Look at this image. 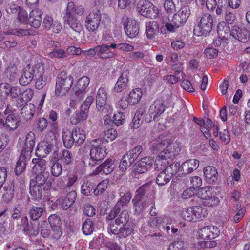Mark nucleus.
<instances>
[{
    "instance_id": "nucleus-39",
    "label": "nucleus",
    "mask_w": 250,
    "mask_h": 250,
    "mask_svg": "<svg viewBox=\"0 0 250 250\" xmlns=\"http://www.w3.org/2000/svg\"><path fill=\"white\" fill-rule=\"evenodd\" d=\"M146 32L148 38H153L159 32V27L157 23L154 21L147 23L146 25Z\"/></svg>"
},
{
    "instance_id": "nucleus-64",
    "label": "nucleus",
    "mask_w": 250,
    "mask_h": 250,
    "mask_svg": "<svg viewBox=\"0 0 250 250\" xmlns=\"http://www.w3.org/2000/svg\"><path fill=\"white\" fill-rule=\"evenodd\" d=\"M184 243L180 240H176L171 243L168 247V250H183Z\"/></svg>"
},
{
    "instance_id": "nucleus-13",
    "label": "nucleus",
    "mask_w": 250,
    "mask_h": 250,
    "mask_svg": "<svg viewBox=\"0 0 250 250\" xmlns=\"http://www.w3.org/2000/svg\"><path fill=\"white\" fill-rule=\"evenodd\" d=\"M137 9L141 15L151 19L156 18L159 13L158 8L148 0H140L138 4Z\"/></svg>"
},
{
    "instance_id": "nucleus-31",
    "label": "nucleus",
    "mask_w": 250,
    "mask_h": 250,
    "mask_svg": "<svg viewBox=\"0 0 250 250\" xmlns=\"http://www.w3.org/2000/svg\"><path fill=\"white\" fill-rule=\"evenodd\" d=\"M129 72L124 71L118 78L114 87V90L116 92H121L127 86L128 83Z\"/></svg>"
},
{
    "instance_id": "nucleus-16",
    "label": "nucleus",
    "mask_w": 250,
    "mask_h": 250,
    "mask_svg": "<svg viewBox=\"0 0 250 250\" xmlns=\"http://www.w3.org/2000/svg\"><path fill=\"white\" fill-rule=\"evenodd\" d=\"M101 14L99 10L90 13L85 20V26L89 31L94 32L97 30L101 21Z\"/></svg>"
},
{
    "instance_id": "nucleus-62",
    "label": "nucleus",
    "mask_w": 250,
    "mask_h": 250,
    "mask_svg": "<svg viewBox=\"0 0 250 250\" xmlns=\"http://www.w3.org/2000/svg\"><path fill=\"white\" fill-rule=\"evenodd\" d=\"M164 8L168 14H172L176 11V6L172 0H166L164 3Z\"/></svg>"
},
{
    "instance_id": "nucleus-20",
    "label": "nucleus",
    "mask_w": 250,
    "mask_h": 250,
    "mask_svg": "<svg viewBox=\"0 0 250 250\" xmlns=\"http://www.w3.org/2000/svg\"><path fill=\"white\" fill-rule=\"evenodd\" d=\"M220 234L219 229L214 226H208L201 229L198 231L199 237L203 240L214 239Z\"/></svg>"
},
{
    "instance_id": "nucleus-5",
    "label": "nucleus",
    "mask_w": 250,
    "mask_h": 250,
    "mask_svg": "<svg viewBox=\"0 0 250 250\" xmlns=\"http://www.w3.org/2000/svg\"><path fill=\"white\" fill-rule=\"evenodd\" d=\"M157 149L167 156L169 159L173 160L181 151V145L177 141L172 142L169 139H164L158 143Z\"/></svg>"
},
{
    "instance_id": "nucleus-10",
    "label": "nucleus",
    "mask_w": 250,
    "mask_h": 250,
    "mask_svg": "<svg viewBox=\"0 0 250 250\" xmlns=\"http://www.w3.org/2000/svg\"><path fill=\"white\" fill-rule=\"evenodd\" d=\"M108 94L106 90L100 88L97 92L96 96V108L98 111L103 114H110L113 108L111 104L107 103Z\"/></svg>"
},
{
    "instance_id": "nucleus-36",
    "label": "nucleus",
    "mask_w": 250,
    "mask_h": 250,
    "mask_svg": "<svg viewBox=\"0 0 250 250\" xmlns=\"http://www.w3.org/2000/svg\"><path fill=\"white\" fill-rule=\"evenodd\" d=\"M195 121L200 126V129L207 139H209L210 133L208 132V129L207 127L208 125H211V120L209 119H206V121H203L201 119L197 118L194 119Z\"/></svg>"
},
{
    "instance_id": "nucleus-37",
    "label": "nucleus",
    "mask_w": 250,
    "mask_h": 250,
    "mask_svg": "<svg viewBox=\"0 0 250 250\" xmlns=\"http://www.w3.org/2000/svg\"><path fill=\"white\" fill-rule=\"evenodd\" d=\"M63 21L64 23L68 24L74 31L79 34L83 31V26L76 18H73Z\"/></svg>"
},
{
    "instance_id": "nucleus-60",
    "label": "nucleus",
    "mask_w": 250,
    "mask_h": 250,
    "mask_svg": "<svg viewBox=\"0 0 250 250\" xmlns=\"http://www.w3.org/2000/svg\"><path fill=\"white\" fill-rule=\"evenodd\" d=\"M93 188V186L91 183L84 182L81 186V192L83 194L88 196L91 193Z\"/></svg>"
},
{
    "instance_id": "nucleus-30",
    "label": "nucleus",
    "mask_w": 250,
    "mask_h": 250,
    "mask_svg": "<svg viewBox=\"0 0 250 250\" xmlns=\"http://www.w3.org/2000/svg\"><path fill=\"white\" fill-rule=\"evenodd\" d=\"M89 109L87 106L81 105L80 110L72 116L70 119L71 123L73 125H76L81 121L85 120L88 117Z\"/></svg>"
},
{
    "instance_id": "nucleus-46",
    "label": "nucleus",
    "mask_w": 250,
    "mask_h": 250,
    "mask_svg": "<svg viewBox=\"0 0 250 250\" xmlns=\"http://www.w3.org/2000/svg\"><path fill=\"white\" fill-rule=\"evenodd\" d=\"M134 163L128 156L124 155L121 160L119 168L120 170L124 172Z\"/></svg>"
},
{
    "instance_id": "nucleus-63",
    "label": "nucleus",
    "mask_w": 250,
    "mask_h": 250,
    "mask_svg": "<svg viewBox=\"0 0 250 250\" xmlns=\"http://www.w3.org/2000/svg\"><path fill=\"white\" fill-rule=\"evenodd\" d=\"M219 139L224 144H228L230 141V136L226 129L220 131L219 133Z\"/></svg>"
},
{
    "instance_id": "nucleus-19",
    "label": "nucleus",
    "mask_w": 250,
    "mask_h": 250,
    "mask_svg": "<svg viewBox=\"0 0 250 250\" xmlns=\"http://www.w3.org/2000/svg\"><path fill=\"white\" fill-rule=\"evenodd\" d=\"M125 31L127 36L130 38H135L139 33V25L137 21L128 18L123 20Z\"/></svg>"
},
{
    "instance_id": "nucleus-4",
    "label": "nucleus",
    "mask_w": 250,
    "mask_h": 250,
    "mask_svg": "<svg viewBox=\"0 0 250 250\" xmlns=\"http://www.w3.org/2000/svg\"><path fill=\"white\" fill-rule=\"evenodd\" d=\"M63 142L66 148H71L75 143L81 145L86 139L85 131L80 128H75L70 131L68 130L63 131Z\"/></svg>"
},
{
    "instance_id": "nucleus-9",
    "label": "nucleus",
    "mask_w": 250,
    "mask_h": 250,
    "mask_svg": "<svg viewBox=\"0 0 250 250\" xmlns=\"http://www.w3.org/2000/svg\"><path fill=\"white\" fill-rule=\"evenodd\" d=\"M167 107L165 102L162 99H157L151 104L148 112L145 116V120L147 123L156 120Z\"/></svg>"
},
{
    "instance_id": "nucleus-26",
    "label": "nucleus",
    "mask_w": 250,
    "mask_h": 250,
    "mask_svg": "<svg viewBox=\"0 0 250 250\" xmlns=\"http://www.w3.org/2000/svg\"><path fill=\"white\" fill-rule=\"evenodd\" d=\"M42 15L41 10L38 9L33 10L29 15V24L34 28H39L42 20Z\"/></svg>"
},
{
    "instance_id": "nucleus-43",
    "label": "nucleus",
    "mask_w": 250,
    "mask_h": 250,
    "mask_svg": "<svg viewBox=\"0 0 250 250\" xmlns=\"http://www.w3.org/2000/svg\"><path fill=\"white\" fill-rule=\"evenodd\" d=\"M196 191L197 196L205 201L211 195L212 188L210 187H205L198 189Z\"/></svg>"
},
{
    "instance_id": "nucleus-61",
    "label": "nucleus",
    "mask_w": 250,
    "mask_h": 250,
    "mask_svg": "<svg viewBox=\"0 0 250 250\" xmlns=\"http://www.w3.org/2000/svg\"><path fill=\"white\" fill-rule=\"evenodd\" d=\"M136 0H118V6L120 9H125L133 6Z\"/></svg>"
},
{
    "instance_id": "nucleus-41",
    "label": "nucleus",
    "mask_w": 250,
    "mask_h": 250,
    "mask_svg": "<svg viewBox=\"0 0 250 250\" xmlns=\"http://www.w3.org/2000/svg\"><path fill=\"white\" fill-rule=\"evenodd\" d=\"M34 91L32 89L27 88L24 91H22L21 97L18 99V104H22L30 101L33 97Z\"/></svg>"
},
{
    "instance_id": "nucleus-14",
    "label": "nucleus",
    "mask_w": 250,
    "mask_h": 250,
    "mask_svg": "<svg viewBox=\"0 0 250 250\" xmlns=\"http://www.w3.org/2000/svg\"><path fill=\"white\" fill-rule=\"evenodd\" d=\"M21 89L18 86H12L7 83L0 84V99L1 100L17 98L21 96Z\"/></svg>"
},
{
    "instance_id": "nucleus-33",
    "label": "nucleus",
    "mask_w": 250,
    "mask_h": 250,
    "mask_svg": "<svg viewBox=\"0 0 250 250\" xmlns=\"http://www.w3.org/2000/svg\"><path fill=\"white\" fill-rule=\"evenodd\" d=\"M203 172L205 179L208 183H212L217 180L218 172L215 167L207 166L203 168Z\"/></svg>"
},
{
    "instance_id": "nucleus-59",
    "label": "nucleus",
    "mask_w": 250,
    "mask_h": 250,
    "mask_svg": "<svg viewBox=\"0 0 250 250\" xmlns=\"http://www.w3.org/2000/svg\"><path fill=\"white\" fill-rule=\"evenodd\" d=\"M61 160L64 165H69L72 161V156L70 152L67 150H63Z\"/></svg>"
},
{
    "instance_id": "nucleus-47",
    "label": "nucleus",
    "mask_w": 250,
    "mask_h": 250,
    "mask_svg": "<svg viewBox=\"0 0 250 250\" xmlns=\"http://www.w3.org/2000/svg\"><path fill=\"white\" fill-rule=\"evenodd\" d=\"M142 151V147L139 146L127 152L125 155L134 162L141 154Z\"/></svg>"
},
{
    "instance_id": "nucleus-18",
    "label": "nucleus",
    "mask_w": 250,
    "mask_h": 250,
    "mask_svg": "<svg viewBox=\"0 0 250 250\" xmlns=\"http://www.w3.org/2000/svg\"><path fill=\"white\" fill-rule=\"evenodd\" d=\"M10 11L7 9L8 12L16 13L18 12L17 20L15 21V25L21 26L29 24V16L28 13L20 7H17L14 4L10 5Z\"/></svg>"
},
{
    "instance_id": "nucleus-57",
    "label": "nucleus",
    "mask_w": 250,
    "mask_h": 250,
    "mask_svg": "<svg viewBox=\"0 0 250 250\" xmlns=\"http://www.w3.org/2000/svg\"><path fill=\"white\" fill-rule=\"evenodd\" d=\"M108 181L103 180L100 182L97 186V188L94 190L95 195L98 196L105 191L108 187Z\"/></svg>"
},
{
    "instance_id": "nucleus-38",
    "label": "nucleus",
    "mask_w": 250,
    "mask_h": 250,
    "mask_svg": "<svg viewBox=\"0 0 250 250\" xmlns=\"http://www.w3.org/2000/svg\"><path fill=\"white\" fill-rule=\"evenodd\" d=\"M76 195L75 191H71L65 197L62 199L61 204L62 207L65 209H67L75 202Z\"/></svg>"
},
{
    "instance_id": "nucleus-49",
    "label": "nucleus",
    "mask_w": 250,
    "mask_h": 250,
    "mask_svg": "<svg viewBox=\"0 0 250 250\" xmlns=\"http://www.w3.org/2000/svg\"><path fill=\"white\" fill-rule=\"evenodd\" d=\"M43 212V208L41 207H33L30 210V217L32 220H37L42 215Z\"/></svg>"
},
{
    "instance_id": "nucleus-2",
    "label": "nucleus",
    "mask_w": 250,
    "mask_h": 250,
    "mask_svg": "<svg viewBox=\"0 0 250 250\" xmlns=\"http://www.w3.org/2000/svg\"><path fill=\"white\" fill-rule=\"evenodd\" d=\"M217 33L220 38L229 40H238L241 42H246L249 37L248 31L238 26L230 27L225 22H220L217 26Z\"/></svg>"
},
{
    "instance_id": "nucleus-45",
    "label": "nucleus",
    "mask_w": 250,
    "mask_h": 250,
    "mask_svg": "<svg viewBox=\"0 0 250 250\" xmlns=\"http://www.w3.org/2000/svg\"><path fill=\"white\" fill-rule=\"evenodd\" d=\"M110 46H111L112 48H117L124 52L132 51L134 49L133 45L127 43H122L119 44L112 43L111 44Z\"/></svg>"
},
{
    "instance_id": "nucleus-11",
    "label": "nucleus",
    "mask_w": 250,
    "mask_h": 250,
    "mask_svg": "<svg viewBox=\"0 0 250 250\" xmlns=\"http://www.w3.org/2000/svg\"><path fill=\"white\" fill-rule=\"evenodd\" d=\"M213 24V18L212 16L208 13L204 14L200 23L194 27V34L197 36L206 35L211 31Z\"/></svg>"
},
{
    "instance_id": "nucleus-1",
    "label": "nucleus",
    "mask_w": 250,
    "mask_h": 250,
    "mask_svg": "<svg viewBox=\"0 0 250 250\" xmlns=\"http://www.w3.org/2000/svg\"><path fill=\"white\" fill-rule=\"evenodd\" d=\"M59 134V127L56 124H53L50 130L46 134L44 139L38 144L36 149V155L40 157H44L48 155L56 145Z\"/></svg>"
},
{
    "instance_id": "nucleus-12",
    "label": "nucleus",
    "mask_w": 250,
    "mask_h": 250,
    "mask_svg": "<svg viewBox=\"0 0 250 250\" xmlns=\"http://www.w3.org/2000/svg\"><path fill=\"white\" fill-rule=\"evenodd\" d=\"M180 168V164L178 162H174L167 171H160L156 178V182L159 185L163 186L168 183L171 178L176 175L177 177V173Z\"/></svg>"
},
{
    "instance_id": "nucleus-32",
    "label": "nucleus",
    "mask_w": 250,
    "mask_h": 250,
    "mask_svg": "<svg viewBox=\"0 0 250 250\" xmlns=\"http://www.w3.org/2000/svg\"><path fill=\"white\" fill-rule=\"evenodd\" d=\"M111 46L107 45H102L96 46L97 55L101 58L106 59L114 58L116 55L115 51H112L110 50Z\"/></svg>"
},
{
    "instance_id": "nucleus-27",
    "label": "nucleus",
    "mask_w": 250,
    "mask_h": 250,
    "mask_svg": "<svg viewBox=\"0 0 250 250\" xmlns=\"http://www.w3.org/2000/svg\"><path fill=\"white\" fill-rule=\"evenodd\" d=\"M35 67L28 66L21 75L19 83L21 85H27L30 83L34 76H36Z\"/></svg>"
},
{
    "instance_id": "nucleus-23",
    "label": "nucleus",
    "mask_w": 250,
    "mask_h": 250,
    "mask_svg": "<svg viewBox=\"0 0 250 250\" xmlns=\"http://www.w3.org/2000/svg\"><path fill=\"white\" fill-rule=\"evenodd\" d=\"M190 14L189 7L188 6H184L174 15L173 21H176L177 27H180L187 21Z\"/></svg>"
},
{
    "instance_id": "nucleus-29",
    "label": "nucleus",
    "mask_w": 250,
    "mask_h": 250,
    "mask_svg": "<svg viewBox=\"0 0 250 250\" xmlns=\"http://www.w3.org/2000/svg\"><path fill=\"white\" fill-rule=\"evenodd\" d=\"M154 161L150 157H146L140 160L135 165V170L138 173L146 172L151 167Z\"/></svg>"
},
{
    "instance_id": "nucleus-54",
    "label": "nucleus",
    "mask_w": 250,
    "mask_h": 250,
    "mask_svg": "<svg viewBox=\"0 0 250 250\" xmlns=\"http://www.w3.org/2000/svg\"><path fill=\"white\" fill-rule=\"evenodd\" d=\"M48 56L51 58H62L66 57V53L62 49L55 48L49 52Z\"/></svg>"
},
{
    "instance_id": "nucleus-34",
    "label": "nucleus",
    "mask_w": 250,
    "mask_h": 250,
    "mask_svg": "<svg viewBox=\"0 0 250 250\" xmlns=\"http://www.w3.org/2000/svg\"><path fill=\"white\" fill-rule=\"evenodd\" d=\"M32 162L34 165L33 171L35 174H43L46 169V162L42 158H34Z\"/></svg>"
},
{
    "instance_id": "nucleus-44",
    "label": "nucleus",
    "mask_w": 250,
    "mask_h": 250,
    "mask_svg": "<svg viewBox=\"0 0 250 250\" xmlns=\"http://www.w3.org/2000/svg\"><path fill=\"white\" fill-rule=\"evenodd\" d=\"M95 230V226L93 222L90 219H87L83 223L82 227L83 233L86 235H90Z\"/></svg>"
},
{
    "instance_id": "nucleus-58",
    "label": "nucleus",
    "mask_w": 250,
    "mask_h": 250,
    "mask_svg": "<svg viewBox=\"0 0 250 250\" xmlns=\"http://www.w3.org/2000/svg\"><path fill=\"white\" fill-rule=\"evenodd\" d=\"M36 176L35 180H32L30 182L31 184L39 186L42 187H44V184L46 181V177L43 174H36Z\"/></svg>"
},
{
    "instance_id": "nucleus-50",
    "label": "nucleus",
    "mask_w": 250,
    "mask_h": 250,
    "mask_svg": "<svg viewBox=\"0 0 250 250\" xmlns=\"http://www.w3.org/2000/svg\"><path fill=\"white\" fill-rule=\"evenodd\" d=\"M128 218V215L126 211L122 212L116 218L115 224L118 226H122L124 228L127 222Z\"/></svg>"
},
{
    "instance_id": "nucleus-52",
    "label": "nucleus",
    "mask_w": 250,
    "mask_h": 250,
    "mask_svg": "<svg viewBox=\"0 0 250 250\" xmlns=\"http://www.w3.org/2000/svg\"><path fill=\"white\" fill-rule=\"evenodd\" d=\"M118 133L114 128H110L105 130L104 133V138L107 141H113L117 137Z\"/></svg>"
},
{
    "instance_id": "nucleus-35",
    "label": "nucleus",
    "mask_w": 250,
    "mask_h": 250,
    "mask_svg": "<svg viewBox=\"0 0 250 250\" xmlns=\"http://www.w3.org/2000/svg\"><path fill=\"white\" fill-rule=\"evenodd\" d=\"M142 95L143 91L141 88H134L130 91L127 100L130 103V104H135L140 101Z\"/></svg>"
},
{
    "instance_id": "nucleus-40",
    "label": "nucleus",
    "mask_w": 250,
    "mask_h": 250,
    "mask_svg": "<svg viewBox=\"0 0 250 250\" xmlns=\"http://www.w3.org/2000/svg\"><path fill=\"white\" fill-rule=\"evenodd\" d=\"M4 125L11 130L16 129L19 125V120L17 116L14 114L9 115L6 118L5 124Z\"/></svg>"
},
{
    "instance_id": "nucleus-7",
    "label": "nucleus",
    "mask_w": 250,
    "mask_h": 250,
    "mask_svg": "<svg viewBox=\"0 0 250 250\" xmlns=\"http://www.w3.org/2000/svg\"><path fill=\"white\" fill-rule=\"evenodd\" d=\"M206 209L200 206H193L183 210L181 216L185 220L190 222H197L202 220L205 217Z\"/></svg>"
},
{
    "instance_id": "nucleus-24",
    "label": "nucleus",
    "mask_w": 250,
    "mask_h": 250,
    "mask_svg": "<svg viewBox=\"0 0 250 250\" xmlns=\"http://www.w3.org/2000/svg\"><path fill=\"white\" fill-rule=\"evenodd\" d=\"M166 155L160 152L155 160V169L157 171H167V169L171 166L170 161Z\"/></svg>"
},
{
    "instance_id": "nucleus-8",
    "label": "nucleus",
    "mask_w": 250,
    "mask_h": 250,
    "mask_svg": "<svg viewBox=\"0 0 250 250\" xmlns=\"http://www.w3.org/2000/svg\"><path fill=\"white\" fill-rule=\"evenodd\" d=\"M73 82V77L71 75H64L58 77L55 85V95L57 97L65 95L72 87Z\"/></svg>"
},
{
    "instance_id": "nucleus-48",
    "label": "nucleus",
    "mask_w": 250,
    "mask_h": 250,
    "mask_svg": "<svg viewBox=\"0 0 250 250\" xmlns=\"http://www.w3.org/2000/svg\"><path fill=\"white\" fill-rule=\"evenodd\" d=\"M125 114L122 112H118L113 117L114 124L117 126L122 125L125 121Z\"/></svg>"
},
{
    "instance_id": "nucleus-53",
    "label": "nucleus",
    "mask_w": 250,
    "mask_h": 250,
    "mask_svg": "<svg viewBox=\"0 0 250 250\" xmlns=\"http://www.w3.org/2000/svg\"><path fill=\"white\" fill-rule=\"evenodd\" d=\"M179 74H181V79H184L182 82L181 85L185 90L189 92H192L194 91V89L192 85L190 82L188 80H185L186 75L183 73H179Z\"/></svg>"
},
{
    "instance_id": "nucleus-22",
    "label": "nucleus",
    "mask_w": 250,
    "mask_h": 250,
    "mask_svg": "<svg viewBox=\"0 0 250 250\" xmlns=\"http://www.w3.org/2000/svg\"><path fill=\"white\" fill-rule=\"evenodd\" d=\"M199 166V161L195 159H191L185 161L181 166L177 173V177L183 174L191 173L195 170Z\"/></svg>"
},
{
    "instance_id": "nucleus-15",
    "label": "nucleus",
    "mask_w": 250,
    "mask_h": 250,
    "mask_svg": "<svg viewBox=\"0 0 250 250\" xmlns=\"http://www.w3.org/2000/svg\"><path fill=\"white\" fill-rule=\"evenodd\" d=\"M90 83V79L87 76H83L75 83L72 88L75 96L78 98H83Z\"/></svg>"
},
{
    "instance_id": "nucleus-51",
    "label": "nucleus",
    "mask_w": 250,
    "mask_h": 250,
    "mask_svg": "<svg viewBox=\"0 0 250 250\" xmlns=\"http://www.w3.org/2000/svg\"><path fill=\"white\" fill-rule=\"evenodd\" d=\"M62 167L61 164L56 162L53 163L50 167V172L52 176L58 177L62 173Z\"/></svg>"
},
{
    "instance_id": "nucleus-17",
    "label": "nucleus",
    "mask_w": 250,
    "mask_h": 250,
    "mask_svg": "<svg viewBox=\"0 0 250 250\" xmlns=\"http://www.w3.org/2000/svg\"><path fill=\"white\" fill-rule=\"evenodd\" d=\"M36 74L37 77L36 79L35 87L37 89H42L47 83L49 78L48 73L45 71L44 66L42 64H38L35 66Z\"/></svg>"
},
{
    "instance_id": "nucleus-6",
    "label": "nucleus",
    "mask_w": 250,
    "mask_h": 250,
    "mask_svg": "<svg viewBox=\"0 0 250 250\" xmlns=\"http://www.w3.org/2000/svg\"><path fill=\"white\" fill-rule=\"evenodd\" d=\"M106 155L105 147L100 139H95L91 142L89 164L94 166L97 163L104 159Z\"/></svg>"
},
{
    "instance_id": "nucleus-56",
    "label": "nucleus",
    "mask_w": 250,
    "mask_h": 250,
    "mask_svg": "<svg viewBox=\"0 0 250 250\" xmlns=\"http://www.w3.org/2000/svg\"><path fill=\"white\" fill-rule=\"evenodd\" d=\"M209 196L204 202L207 206L208 207H215L219 205L220 200L218 197L212 195V193Z\"/></svg>"
},
{
    "instance_id": "nucleus-55",
    "label": "nucleus",
    "mask_w": 250,
    "mask_h": 250,
    "mask_svg": "<svg viewBox=\"0 0 250 250\" xmlns=\"http://www.w3.org/2000/svg\"><path fill=\"white\" fill-rule=\"evenodd\" d=\"M7 34L16 35L18 36H25L32 34L31 31L29 29H13L7 32Z\"/></svg>"
},
{
    "instance_id": "nucleus-3",
    "label": "nucleus",
    "mask_w": 250,
    "mask_h": 250,
    "mask_svg": "<svg viewBox=\"0 0 250 250\" xmlns=\"http://www.w3.org/2000/svg\"><path fill=\"white\" fill-rule=\"evenodd\" d=\"M35 144V136L33 132L27 134L25 142V148L22 150L19 160L17 163L15 172L16 174H20L26 168V160L30 159Z\"/></svg>"
},
{
    "instance_id": "nucleus-21",
    "label": "nucleus",
    "mask_w": 250,
    "mask_h": 250,
    "mask_svg": "<svg viewBox=\"0 0 250 250\" xmlns=\"http://www.w3.org/2000/svg\"><path fill=\"white\" fill-rule=\"evenodd\" d=\"M83 8L80 5H76L73 2L68 3L63 12V20H67L76 18V15H82L83 13Z\"/></svg>"
},
{
    "instance_id": "nucleus-28",
    "label": "nucleus",
    "mask_w": 250,
    "mask_h": 250,
    "mask_svg": "<svg viewBox=\"0 0 250 250\" xmlns=\"http://www.w3.org/2000/svg\"><path fill=\"white\" fill-rule=\"evenodd\" d=\"M50 226L52 228L53 233V237L55 238L59 237L61 234L60 228L61 221L60 218L55 214L51 215L48 218Z\"/></svg>"
},
{
    "instance_id": "nucleus-42",
    "label": "nucleus",
    "mask_w": 250,
    "mask_h": 250,
    "mask_svg": "<svg viewBox=\"0 0 250 250\" xmlns=\"http://www.w3.org/2000/svg\"><path fill=\"white\" fill-rule=\"evenodd\" d=\"M43 189L44 187L30 184V194L35 200H37L42 198Z\"/></svg>"
},
{
    "instance_id": "nucleus-25",
    "label": "nucleus",
    "mask_w": 250,
    "mask_h": 250,
    "mask_svg": "<svg viewBox=\"0 0 250 250\" xmlns=\"http://www.w3.org/2000/svg\"><path fill=\"white\" fill-rule=\"evenodd\" d=\"M115 167L114 161L108 159L93 172V174L96 175L100 172H103V173L105 174H108L113 171Z\"/></svg>"
}]
</instances>
